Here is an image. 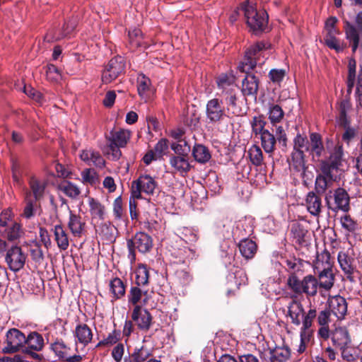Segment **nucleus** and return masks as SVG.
Here are the masks:
<instances>
[{"mask_svg": "<svg viewBox=\"0 0 362 362\" xmlns=\"http://www.w3.org/2000/svg\"><path fill=\"white\" fill-rule=\"evenodd\" d=\"M309 137L310 146L308 152L314 163H318L320 167L322 166L323 162L329 161L331 156L334 153H338L339 163H343L344 153L341 144L327 138L326 147H325L322 136L317 132L310 133Z\"/></svg>", "mask_w": 362, "mask_h": 362, "instance_id": "f257e3e1", "label": "nucleus"}, {"mask_svg": "<svg viewBox=\"0 0 362 362\" xmlns=\"http://www.w3.org/2000/svg\"><path fill=\"white\" fill-rule=\"evenodd\" d=\"M337 154L334 153L329 161L323 162L322 166L320 167L321 173L316 176L315 182V193L324 194L334 180V171H337L342 165V163H339V156Z\"/></svg>", "mask_w": 362, "mask_h": 362, "instance_id": "f03ea898", "label": "nucleus"}, {"mask_svg": "<svg viewBox=\"0 0 362 362\" xmlns=\"http://www.w3.org/2000/svg\"><path fill=\"white\" fill-rule=\"evenodd\" d=\"M315 269L318 274L320 286L325 290H329L334 285V276L330 262V255L327 252H323L317 256Z\"/></svg>", "mask_w": 362, "mask_h": 362, "instance_id": "7ed1b4c3", "label": "nucleus"}, {"mask_svg": "<svg viewBox=\"0 0 362 362\" xmlns=\"http://www.w3.org/2000/svg\"><path fill=\"white\" fill-rule=\"evenodd\" d=\"M243 15L245 23H268L269 15L264 9L257 10L248 1L242 4L240 8L234 11L230 16L231 23L240 21L239 16Z\"/></svg>", "mask_w": 362, "mask_h": 362, "instance_id": "20e7f679", "label": "nucleus"}, {"mask_svg": "<svg viewBox=\"0 0 362 362\" xmlns=\"http://www.w3.org/2000/svg\"><path fill=\"white\" fill-rule=\"evenodd\" d=\"M153 245L151 236L144 232L136 233L132 239L127 240L128 258L131 262L134 261L136 258L135 250L145 254L151 251Z\"/></svg>", "mask_w": 362, "mask_h": 362, "instance_id": "39448f33", "label": "nucleus"}, {"mask_svg": "<svg viewBox=\"0 0 362 362\" xmlns=\"http://www.w3.org/2000/svg\"><path fill=\"white\" fill-rule=\"evenodd\" d=\"M206 122L209 124L217 125L221 124L229 115L223 105L221 99L214 98L209 100L205 110Z\"/></svg>", "mask_w": 362, "mask_h": 362, "instance_id": "423d86ee", "label": "nucleus"}, {"mask_svg": "<svg viewBox=\"0 0 362 362\" xmlns=\"http://www.w3.org/2000/svg\"><path fill=\"white\" fill-rule=\"evenodd\" d=\"M325 201L328 209L334 212L339 211L347 212L350 209L349 195L347 192L341 187H338L334 189L332 194V192H329V194L325 197Z\"/></svg>", "mask_w": 362, "mask_h": 362, "instance_id": "0eeeda50", "label": "nucleus"}, {"mask_svg": "<svg viewBox=\"0 0 362 362\" xmlns=\"http://www.w3.org/2000/svg\"><path fill=\"white\" fill-rule=\"evenodd\" d=\"M27 259V255L21 247L12 245L8 247L5 255V262L12 272H16L23 268Z\"/></svg>", "mask_w": 362, "mask_h": 362, "instance_id": "6e6552de", "label": "nucleus"}, {"mask_svg": "<svg viewBox=\"0 0 362 362\" xmlns=\"http://www.w3.org/2000/svg\"><path fill=\"white\" fill-rule=\"evenodd\" d=\"M157 184L154 179L148 175H141L132 182L131 193L136 198L141 197V192L148 195L153 194Z\"/></svg>", "mask_w": 362, "mask_h": 362, "instance_id": "1a4fd4ad", "label": "nucleus"}, {"mask_svg": "<svg viewBox=\"0 0 362 362\" xmlns=\"http://www.w3.org/2000/svg\"><path fill=\"white\" fill-rule=\"evenodd\" d=\"M25 335L19 329H10L6 334L5 346L3 348L4 353L13 354L18 351L25 344Z\"/></svg>", "mask_w": 362, "mask_h": 362, "instance_id": "9d476101", "label": "nucleus"}, {"mask_svg": "<svg viewBox=\"0 0 362 362\" xmlns=\"http://www.w3.org/2000/svg\"><path fill=\"white\" fill-rule=\"evenodd\" d=\"M125 69V62L120 56H117L110 60L105 66L103 74L102 81L105 83H110L115 80Z\"/></svg>", "mask_w": 362, "mask_h": 362, "instance_id": "9b49d317", "label": "nucleus"}, {"mask_svg": "<svg viewBox=\"0 0 362 362\" xmlns=\"http://www.w3.org/2000/svg\"><path fill=\"white\" fill-rule=\"evenodd\" d=\"M340 33L336 28L335 24H325L323 35L324 43L329 49L335 50L337 52H341L344 50V46L341 40L337 37Z\"/></svg>", "mask_w": 362, "mask_h": 362, "instance_id": "f8f14e48", "label": "nucleus"}, {"mask_svg": "<svg viewBox=\"0 0 362 362\" xmlns=\"http://www.w3.org/2000/svg\"><path fill=\"white\" fill-rule=\"evenodd\" d=\"M290 356L291 350L286 346L269 348L261 354V358L265 362H287Z\"/></svg>", "mask_w": 362, "mask_h": 362, "instance_id": "ddd939ff", "label": "nucleus"}, {"mask_svg": "<svg viewBox=\"0 0 362 362\" xmlns=\"http://www.w3.org/2000/svg\"><path fill=\"white\" fill-rule=\"evenodd\" d=\"M268 48L267 45L264 42H257L255 45L250 47L245 52L244 62L238 66L242 72L252 70L257 65V61L255 56L263 49Z\"/></svg>", "mask_w": 362, "mask_h": 362, "instance_id": "4468645a", "label": "nucleus"}, {"mask_svg": "<svg viewBox=\"0 0 362 362\" xmlns=\"http://www.w3.org/2000/svg\"><path fill=\"white\" fill-rule=\"evenodd\" d=\"M132 319L139 329L146 331L151 327L153 317L147 309L141 305H136L132 313Z\"/></svg>", "mask_w": 362, "mask_h": 362, "instance_id": "2eb2a0df", "label": "nucleus"}, {"mask_svg": "<svg viewBox=\"0 0 362 362\" xmlns=\"http://www.w3.org/2000/svg\"><path fill=\"white\" fill-rule=\"evenodd\" d=\"M255 219L252 216H245L235 223L233 230L236 238L246 239L253 234Z\"/></svg>", "mask_w": 362, "mask_h": 362, "instance_id": "dca6fc26", "label": "nucleus"}, {"mask_svg": "<svg viewBox=\"0 0 362 362\" xmlns=\"http://www.w3.org/2000/svg\"><path fill=\"white\" fill-rule=\"evenodd\" d=\"M331 339L333 346L338 349L346 348L351 342L349 332L344 327H336L331 333Z\"/></svg>", "mask_w": 362, "mask_h": 362, "instance_id": "f3484780", "label": "nucleus"}, {"mask_svg": "<svg viewBox=\"0 0 362 362\" xmlns=\"http://www.w3.org/2000/svg\"><path fill=\"white\" fill-rule=\"evenodd\" d=\"M128 303L134 307L141 305H146L150 298L148 291L141 288L139 286H132L127 296Z\"/></svg>", "mask_w": 362, "mask_h": 362, "instance_id": "a211bd4d", "label": "nucleus"}, {"mask_svg": "<svg viewBox=\"0 0 362 362\" xmlns=\"http://www.w3.org/2000/svg\"><path fill=\"white\" fill-rule=\"evenodd\" d=\"M250 71H246V76L242 82L241 91L245 96H254L256 98L259 87L258 78L252 74H249Z\"/></svg>", "mask_w": 362, "mask_h": 362, "instance_id": "6ab92c4d", "label": "nucleus"}, {"mask_svg": "<svg viewBox=\"0 0 362 362\" xmlns=\"http://www.w3.org/2000/svg\"><path fill=\"white\" fill-rule=\"evenodd\" d=\"M329 306L330 311L338 319H342L347 313V303L341 296H335L329 298Z\"/></svg>", "mask_w": 362, "mask_h": 362, "instance_id": "aec40b11", "label": "nucleus"}, {"mask_svg": "<svg viewBox=\"0 0 362 362\" xmlns=\"http://www.w3.org/2000/svg\"><path fill=\"white\" fill-rule=\"evenodd\" d=\"M305 202L308 211L313 216H319L322 207L321 197L311 191L307 194Z\"/></svg>", "mask_w": 362, "mask_h": 362, "instance_id": "412c9836", "label": "nucleus"}, {"mask_svg": "<svg viewBox=\"0 0 362 362\" xmlns=\"http://www.w3.org/2000/svg\"><path fill=\"white\" fill-rule=\"evenodd\" d=\"M337 259L341 270L346 275L347 279L351 281H354L353 274L356 271V267L354 265V259L346 252H339Z\"/></svg>", "mask_w": 362, "mask_h": 362, "instance_id": "4be33fe9", "label": "nucleus"}, {"mask_svg": "<svg viewBox=\"0 0 362 362\" xmlns=\"http://www.w3.org/2000/svg\"><path fill=\"white\" fill-rule=\"evenodd\" d=\"M169 163L171 167L181 175L187 174L191 169L188 156L176 154L170 157Z\"/></svg>", "mask_w": 362, "mask_h": 362, "instance_id": "5701e85b", "label": "nucleus"}, {"mask_svg": "<svg viewBox=\"0 0 362 362\" xmlns=\"http://www.w3.org/2000/svg\"><path fill=\"white\" fill-rule=\"evenodd\" d=\"M346 35L351 44L352 51L356 52L358 47L360 37H362V24H346Z\"/></svg>", "mask_w": 362, "mask_h": 362, "instance_id": "b1692460", "label": "nucleus"}, {"mask_svg": "<svg viewBox=\"0 0 362 362\" xmlns=\"http://www.w3.org/2000/svg\"><path fill=\"white\" fill-rule=\"evenodd\" d=\"M352 105L349 97L342 98L337 104L338 117L337 120L339 125L350 124V119L348 113L351 110Z\"/></svg>", "mask_w": 362, "mask_h": 362, "instance_id": "393cba45", "label": "nucleus"}, {"mask_svg": "<svg viewBox=\"0 0 362 362\" xmlns=\"http://www.w3.org/2000/svg\"><path fill=\"white\" fill-rule=\"evenodd\" d=\"M288 315L291 319V322L299 326L304 316V309L301 303L293 300L288 306Z\"/></svg>", "mask_w": 362, "mask_h": 362, "instance_id": "a878e982", "label": "nucleus"}, {"mask_svg": "<svg viewBox=\"0 0 362 362\" xmlns=\"http://www.w3.org/2000/svg\"><path fill=\"white\" fill-rule=\"evenodd\" d=\"M74 337L78 343L86 346L92 340L93 332L86 324L78 323L75 328Z\"/></svg>", "mask_w": 362, "mask_h": 362, "instance_id": "bb28decb", "label": "nucleus"}, {"mask_svg": "<svg viewBox=\"0 0 362 362\" xmlns=\"http://www.w3.org/2000/svg\"><path fill=\"white\" fill-rule=\"evenodd\" d=\"M80 158L88 165H93L100 168L105 165V160L100 153L91 149L83 150L80 154Z\"/></svg>", "mask_w": 362, "mask_h": 362, "instance_id": "cd10ccee", "label": "nucleus"}, {"mask_svg": "<svg viewBox=\"0 0 362 362\" xmlns=\"http://www.w3.org/2000/svg\"><path fill=\"white\" fill-rule=\"evenodd\" d=\"M302 285V294H305L308 296H315L320 286L317 279L311 274L303 277Z\"/></svg>", "mask_w": 362, "mask_h": 362, "instance_id": "c85d7f7f", "label": "nucleus"}, {"mask_svg": "<svg viewBox=\"0 0 362 362\" xmlns=\"http://www.w3.org/2000/svg\"><path fill=\"white\" fill-rule=\"evenodd\" d=\"M304 151H292L289 165L297 172L305 173L307 167Z\"/></svg>", "mask_w": 362, "mask_h": 362, "instance_id": "c756f323", "label": "nucleus"}, {"mask_svg": "<svg viewBox=\"0 0 362 362\" xmlns=\"http://www.w3.org/2000/svg\"><path fill=\"white\" fill-rule=\"evenodd\" d=\"M131 136V133L129 130L119 129L116 132H110V137L109 138L110 144L113 146L124 147Z\"/></svg>", "mask_w": 362, "mask_h": 362, "instance_id": "7c9ffc66", "label": "nucleus"}, {"mask_svg": "<svg viewBox=\"0 0 362 362\" xmlns=\"http://www.w3.org/2000/svg\"><path fill=\"white\" fill-rule=\"evenodd\" d=\"M85 225V222L82 221L79 215L74 214L71 211H69L68 227L74 236L80 237L81 235Z\"/></svg>", "mask_w": 362, "mask_h": 362, "instance_id": "2f4dec72", "label": "nucleus"}, {"mask_svg": "<svg viewBox=\"0 0 362 362\" xmlns=\"http://www.w3.org/2000/svg\"><path fill=\"white\" fill-rule=\"evenodd\" d=\"M238 247L240 254L246 259H252L257 250L256 243L248 238L240 239Z\"/></svg>", "mask_w": 362, "mask_h": 362, "instance_id": "473e14b6", "label": "nucleus"}, {"mask_svg": "<svg viewBox=\"0 0 362 362\" xmlns=\"http://www.w3.org/2000/svg\"><path fill=\"white\" fill-rule=\"evenodd\" d=\"M28 347L34 351H40L45 346V340L42 334L37 332H31L25 337Z\"/></svg>", "mask_w": 362, "mask_h": 362, "instance_id": "72a5a7b5", "label": "nucleus"}, {"mask_svg": "<svg viewBox=\"0 0 362 362\" xmlns=\"http://www.w3.org/2000/svg\"><path fill=\"white\" fill-rule=\"evenodd\" d=\"M192 151L194 160L201 164L206 163L211 158L209 149L201 144H196Z\"/></svg>", "mask_w": 362, "mask_h": 362, "instance_id": "f704fd0d", "label": "nucleus"}, {"mask_svg": "<svg viewBox=\"0 0 362 362\" xmlns=\"http://www.w3.org/2000/svg\"><path fill=\"white\" fill-rule=\"evenodd\" d=\"M260 139L262 146L266 153H271L274 151L277 139L269 129L264 131L260 135Z\"/></svg>", "mask_w": 362, "mask_h": 362, "instance_id": "c9c22d12", "label": "nucleus"}, {"mask_svg": "<svg viewBox=\"0 0 362 362\" xmlns=\"http://www.w3.org/2000/svg\"><path fill=\"white\" fill-rule=\"evenodd\" d=\"M286 286L292 291L291 298H297L302 295V280L296 274H291L286 281Z\"/></svg>", "mask_w": 362, "mask_h": 362, "instance_id": "e433bc0d", "label": "nucleus"}, {"mask_svg": "<svg viewBox=\"0 0 362 362\" xmlns=\"http://www.w3.org/2000/svg\"><path fill=\"white\" fill-rule=\"evenodd\" d=\"M54 234L57 246L62 250H66L69 245L68 235L61 225H56Z\"/></svg>", "mask_w": 362, "mask_h": 362, "instance_id": "4c0bfd02", "label": "nucleus"}, {"mask_svg": "<svg viewBox=\"0 0 362 362\" xmlns=\"http://www.w3.org/2000/svg\"><path fill=\"white\" fill-rule=\"evenodd\" d=\"M307 233L308 230L303 224L296 222L291 225V234L298 245H302L305 242V238Z\"/></svg>", "mask_w": 362, "mask_h": 362, "instance_id": "58836bf2", "label": "nucleus"}, {"mask_svg": "<svg viewBox=\"0 0 362 362\" xmlns=\"http://www.w3.org/2000/svg\"><path fill=\"white\" fill-rule=\"evenodd\" d=\"M58 189L71 199H76L81 193L77 185L68 180L61 182L58 185Z\"/></svg>", "mask_w": 362, "mask_h": 362, "instance_id": "ea45409f", "label": "nucleus"}, {"mask_svg": "<svg viewBox=\"0 0 362 362\" xmlns=\"http://www.w3.org/2000/svg\"><path fill=\"white\" fill-rule=\"evenodd\" d=\"M1 236L6 238L9 241H13L20 238L21 226L17 223H13L6 228L1 230L0 228Z\"/></svg>", "mask_w": 362, "mask_h": 362, "instance_id": "a19ab883", "label": "nucleus"}, {"mask_svg": "<svg viewBox=\"0 0 362 362\" xmlns=\"http://www.w3.org/2000/svg\"><path fill=\"white\" fill-rule=\"evenodd\" d=\"M176 235L187 243H194L197 240V235L193 228L181 227L176 230Z\"/></svg>", "mask_w": 362, "mask_h": 362, "instance_id": "79ce46f5", "label": "nucleus"}, {"mask_svg": "<svg viewBox=\"0 0 362 362\" xmlns=\"http://www.w3.org/2000/svg\"><path fill=\"white\" fill-rule=\"evenodd\" d=\"M268 115L271 123L275 125L283 119L284 112L279 105L270 104L269 106Z\"/></svg>", "mask_w": 362, "mask_h": 362, "instance_id": "37998d69", "label": "nucleus"}, {"mask_svg": "<svg viewBox=\"0 0 362 362\" xmlns=\"http://www.w3.org/2000/svg\"><path fill=\"white\" fill-rule=\"evenodd\" d=\"M135 283L137 286L141 287L148 284L149 274L146 264H141L136 270Z\"/></svg>", "mask_w": 362, "mask_h": 362, "instance_id": "c03bdc74", "label": "nucleus"}, {"mask_svg": "<svg viewBox=\"0 0 362 362\" xmlns=\"http://www.w3.org/2000/svg\"><path fill=\"white\" fill-rule=\"evenodd\" d=\"M266 124L267 122L264 119V117L262 115L253 117L250 121L252 131L255 136L261 135L264 131L268 130L265 129Z\"/></svg>", "mask_w": 362, "mask_h": 362, "instance_id": "a18cd8bd", "label": "nucleus"}, {"mask_svg": "<svg viewBox=\"0 0 362 362\" xmlns=\"http://www.w3.org/2000/svg\"><path fill=\"white\" fill-rule=\"evenodd\" d=\"M88 204L90 214L93 218L104 219L105 208L98 201L94 198L89 197Z\"/></svg>", "mask_w": 362, "mask_h": 362, "instance_id": "49530a36", "label": "nucleus"}, {"mask_svg": "<svg viewBox=\"0 0 362 362\" xmlns=\"http://www.w3.org/2000/svg\"><path fill=\"white\" fill-rule=\"evenodd\" d=\"M51 349L54 352L55 355L62 361H64L70 351V348L62 340H58L52 343L51 344Z\"/></svg>", "mask_w": 362, "mask_h": 362, "instance_id": "de8ad7c7", "label": "nucleus"}, {"mask_svg": "<svg viewBox=\"0 0 362 362\" xmlns=\"http://www.w3.org/2000/svg\"><path fill=\"white\" fill-rule=\"evenodd\" d=\"M110 291L117 299L124 296L125 286L123 281L119 278L113 279L110 283Z\"/></svg>", "mask_w": 362, "mask_h": 362, "instance_id": "09e8293b", "label": "nucleus"}, {"mask_svg": "<svg viewBox=\"0 0 362 362\" xmlns=\"http://www.w3.org/2000/svg\"><path fill=\"white\" fill-rule=\"evenodd\" d=\"M349 71H348V77H347V92L350 94L352 91V89L355 85V79H356V62L354 59H350L349 60L348 64Z\"/></svg>", "mask_w": 362, "mask_h": 362, "instance_id": "8fccbe9b", "label": "nucleus"}, {"mask_svg": "<svg viewBox=\"0 0 362 362\" xmlns=\"http://www.w3.org/2000/svg\"><path fill=\"white\" fill-rule=\"evenodd\" d=\"M248 156L252 163L256 166L262 165L263 161V153L259 146L252 145L248 150Z\"/></svg>", "mask_w": 362, "mask_h": 362, "instance_id": "3c124183", "label": "nucleus"}, {"mask_svg": "<svg viewBox=\"0 0 362 362\" xmlns=\"http://www.w3.org/2000/svg\"><path fill=\"white\" fill-rule=\"evenodd\" d=\"M170 148L175 154H180L182 156H188L191 151L190 145L186 139L179 142H173L170 144Z\"/></svg>", "mask_w": 362, "mask_h": 362, "instance_id": "603ef678", "label": "nucleus"}, {"mask_svg": "<svg viewBox=\"0 0 362 362\" xmlns=\"http://www.w3.org/2000/svg\"><path fill=\"white\" fill-rule=\"evenodd\" d=\"M192 280L191 275L185 269H177L175 272V281L181 286L188 285Z\"/></svg>", "mask_w": 362, "mask_h": 362, "instance_id": "864d4df0", "label": "nucleus"}, {"mask_svg": "<svg viewBox=\"0 0 362 362\" xmlns=\"http://www.w3.org/2000/svg\"><path fill=\"white\" fill-rule=\"evenodd\" d=\"M284 264L291 274L301 270L303 267V262L300 259L294 257L285 259Z\"/></svg>", "mask_w": 362, "mask_h": 362, "instance_id": "5fc2aeb1", "label": "nucleus"}, {"mask_svg": "<svg viewBox=\"0 0 362 362\" xmlns=\"http://www.w3.org/2000/svg\"><path fill=\"white\" fill-rule=\"evenodd\" d=\"M225 100L226 103V110L228 115H238V113L235 110L238 98L235 94L233 93L232 92L229 93L227 97H226Z\"/></svg>", "mask_w": 362, "mask_h": 362, "instance_id": "6e6d98bb", "label": "nucleus"}, {"mask_svg": "<svg viewBox=\"0 0 362 362\" xmlns=\"http://www.w3.org/2000/svg\"><path fill=\"white\" fill-rule=\"evenodd\" d=\"M310 141L305 136L298 134L293 139V151H308Z\"/></svg>", "mask_w": 362, "mask_h": 362, "instance_id": "4d7b16f0", "label": "nucleus"}, {"mask_svg": "<svg viewBox=\"0 0 362 362\" xmlns=\"http://www.w3.org/2000/svg\"><path fill=\"white\" fill-rule=\"evenodd\" d=\"M46 76L49 81L56 83L62 78L61 71L54 64L47 66Z\"/></svg>", "mask_w": 362, "mask_h": 362, "instance_id": "13d9d810", "label": "nucleus"}, {"mask_svg": "<svg viewBox=\"0 0 362 362\" xmlns=\"http://www.w3.org/2000/svg\"><path fill=\"white\" fill-rule=\"evenodd\" d=\"M344 128V132L341 135V139L346 144H349L356 136V129L354 127H350V124L345 125H340Z\"/></svg>", "mask_w": 362, "mask_h": 362, "instance_id": "bf43d9fd", "label": "nucleus"}, {"mask_svg": "<svg viewBox=\"0 0 362 362\" xmlns=\"http://www.w3.org/2000/svg\"><path fill=\"white\" fill-rule=\"evenodd\" d=\"M232 279H236L235 284L237 287H239L241 284H245L246 275L243 270L237 269L233 273L228 276V281H230Z\"/></svg>", "mask_w": 362, "mask_h": 362, "instance_id": "052dcab7", "label": "nucleus"}, {"mask_svg": "<svg viewBox=\"0 0 362 362\" xmlns=\"http://www.w3.org/2000/svg\"><path fill=\"white\" fill-rule=\"evenodd\" d=\"M234 82V78L232 76L227 74H221L216 79V83L218 88L225 90L228 86L232 85Z\"/></svg>", "mask_w": 362, "mask_h": 362, "instance_id": "680f3d73", "label": "nucleus"}, {"mask_svg": "<svg viewBox=\"0 0 362 362\" xmlns=\"http://www.w3.org/2000/svg\"><path fill=\"white\" fill-rule=\"evenodd\" d=\"M248 30L255 35H259L262 33L269 32L272 28L269 24H247Z\"/></svg>", "mask_w": 362, "mask_h": 362, "instance_id": "e2e57ef3", "label": "nucleus"}, {"mask_svg": "<svg viewBox=\"0 0 362 362\" xmlns=\"http://www.w3.org/2000/svg\"><path fill=\"white\" fill-rule=\"evenodd\" d=\"M30 188L36 200L39 199L43 194L45 185L37 180L30 182Z\"/></svg>", "mask_w": 362, "mask_h": 362, "instance_id": "0e129e2a", "label": "nucleus"}, {"mask_svg": "<svg viewBox=\"0 0 362 362\" xmlns=\"http://www.w3.org/2000/svg\"><path fill=\"white\" fill-rule=\"evenodd\" d=\"M150 86V80L145 76H142L138 79L137 90L138 93L141 97H144L146 92Z\"/></svg>", "mask_w": 362, "mask_h": 362, "instance_id": "69168bd1", "label": "nucleus"}, {"mask_svg": "<svg viewBox=\"0 0 362 362\" xmlns=\"http://www.w3.org/2000/svg\"><path fill=\"white\" fill-rule=\"evenodd\" d=\"M150 353L146 349H136L132 357L134 362H144L149 356Z\"/></svg>", "mask_w": 362, "mask_h": 362, "instance_id": "338daca9", "label": "nucleus"}, {"mask_svg": "<svg viewBox=\"0 0 362 362\" xmlns=\"http://www.w3.org/2000/svg\"><path fill=\"white\" fill-rule=\"evenodd\" d=\"M356 107L362 108V70L358 73L356 90Z\"/></svg>", "mask_w": 362, "mask_h": 362, "instance_id": "774afa93", "label": "nucleus"}]
</instances>
